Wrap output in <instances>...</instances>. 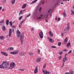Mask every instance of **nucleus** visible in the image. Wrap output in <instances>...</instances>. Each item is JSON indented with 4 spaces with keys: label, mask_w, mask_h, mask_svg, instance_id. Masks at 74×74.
Returning <instances> with one entry per match:
<instances>
[{
    "label": "nucleus",
    "mask_w": 74,
    "mask_h": 74,
    "mask_svg": "<svg viewBox=\"0 0 74 74\" xmlns=\"http://www.w3.org/2000/svg\"><path fill=\"white\" fill-rule=\"evenodd\" d=\"M9 64V62L8 61H3L2 64L0 66V68L5 69L8 66Z\"/></svg>",
    "instance_id": "nucleus-1"
},
{
    "label": "nucleus",
    "mask_w": 74,
    "mask_h": 74,
    "mask_svg": "<svg viewBox=\"0 0 74 74\" xmlns=\"http://www.w3.org/2000/svg\"><path fill=\"white\" fill-rule=\"evenodd\" d=\"M10 66L9 67L10 69H12L15 66L14 62L11 63L10 64Z\"/></svg>",
    "instance_id": "nucleus-2"
},
{
    "label": "nucleus",
    "mask_w": 74,
    "mask_h": 74,
    "mask_svg": "<svg viewBox=\"0 0 74 74\" xmlns=\"http://www.w3.org/2000/svg\"><path fill=\"white\" fill-rule=\"evenodd\" d=\"M39 35L40 36V38L41 39H42L43 38V33L42 31L40 32V33H39Z\"/></svg>",
    "instance_id": "nucleus-3"
},
{
    "label": "nucleus",
    "mask_w": 74,
    "mask_h": 74,
    "mask_svg": "<svg viewBox=\"0 0 74 74\" xmlns=\"http://www.w3.org/2000/svg\"><path fill=\"white\" fill-rule=\"evenodd\" d=\"M17 36L18 37H19L20 36H21V32L19 31V30L18 29L17 30Z\"/></svg>",
    "instance_id": "nucleus-4"
},
{
    "label": "nucleus",
    "mask_w": 74,
    "mask_h": 74,
    "mask_svg": "<svg viewBox=\"0 0 74 74\" xmlns=\"http://www.w3.org/2000/svg\"><path fill=\"white\" fill-rule=\"evenodd\" d=\"M42 70H43V73L45 74H50V72H48L47 71H45L43 69H42Z\"/></svg>",
    "instance_id": "nucleus-5"
},
{
    "label": "nucleus",
    "mask_w": 74,
    "mask_h": 74,
    "mask_svg": "<svg viewBox=\"0 0 74 74\" xmlns=\"http://www.w3.org/2000/svg\"><path fill=\"white\" fill-rule=\"evenodd\" d=\"M12 33V29H10L9 30V37H10L11 36Z\"/></svg>",
    "instance_id": "nucleus-6"
},
{
    "label": "nucleus",
    "mask_w": 74,
    "mask_h": 74,
    "mask_svg": "<svg viewBox=\"0 0 74 74\" xmlns=\"http://www.w3.org/2000/svg\"><path fill=\"white\" fill-rule=\"evenodd\" d=\"M48 39L49 40L50 42L51 43H53L54 42V40L50 38H48Z\"/></svg>",
    "instance_id": "nucleus-7"
},
{
    "label": "nucleus",
    "mask_w": 74,
    "mask_h": 74,
    "mask_svg": "<svg viewBox=\"0 0 74 74\" xmlns=\"http://www.w3.org/2000/svg\"><path fill=\"white\" fill-rule=\"evenodd\" d=\"M49 33L50 36L51 37H52L53 36V34L51 31H50L49 32Z\"/></svg>",
    "instance_id": "nucleus-8"
},
{
    "label": "nucleus",
    "mask_w": 74,
    "mask_h": 74,
    "mask_svg": "<svg viewBox=\"0 0 74 74\" xmlns=\"http://www.w3.org/2000/svg\"><path fill=\"white\" fill-rule=\"evenodd\" d=\"M1 53L3 54V55L5 56H8V54L6 53H4V52H1Z\"/></svg>",
    "instance_id": "nucleus-9"
},
{
    "label": "nucleus",
    "mask_w": 74,
    "mask_h": 74,
    "mask_svg": "<svg viewBox=\"0 0 74 74\" xmlns=\"http://www.w3.org/2000/svg\"><path fill=\"white\" fill-rule=\"evenodd\" d=\"M38 66H37L35 70H34V73H36L38 72Z\"/></svg>",
    "instance_id": "nucleus-10"
},
{
    "label": "nucleus",
    "mask_w": 74,
    "mask_h": 74,
    "mask_svg": "<svg viewBox=\"0 0 74 74\" xmlns=\"http://www.w3.org/2000/svg\"><path fill=\"white\" fill-rule=\"evenodd\" d=\"M23 36H24L23 33V32L22 33V34L21 36L20 39H23Z\"/></svg>",
    "instance_id": "nucleus-11"
},
{
    "label": "nucleus",
    "mask_w": 74,
    "mask_h": 74,
    "mask_svg": "<svg viewBox=\"0 0 74 74\" xmlns=\"http://www.w3.org/2000/svg\"><path fill=\"white\" fill-rule=\"evenodd\" d=\"M4 23V20H2V21H0V25H2Z\"/></svg>",
    "instance_id": "nucleus-12"
},
{
    "label": "nucleus",
    "mask_w": 74,
    "mask_h": 74,
    "mask_svg": "<svg viewBox=\"0 0 74 74\" xmlns=\"http://www.w3.org/2000/svg\"><path fill=\"white\" fill-rule=\"evenodd\" d=\"M70 28L69 26H68L67 27L66 29H65V31H67V30H68Z\"/></svg>",
    "instance_id": "nucleus-13"
},
{
    "label": "nucleus",
    "mask_w": 74,
    "mask_h": 74,
    "mask_svg": "<svg viewBox=\"0 0 74 74\" xmlns=\"http://www.w3.org/2000/svg\"><path fill=\"white\" fill-rule=\"evenodd\" d=\"M41 60V58H37V60H36V62H39Z\"/></svg>",
    "instance_id": "nucleus-14"
},
{
    "label": "nucleus",
    "mask_w": 74,
    "mask_h": 74,
    "mask_svg": "<svg viewBox=\"0 0 74 74\" xmlns=\"http://www.w3.org/2000/svg\"><path fill=\"white\" fill-rule=\"evenodd\" d=\"M70 42H69L67 45V47L68 48H70L71 47V46H70Z\"/></svg>",
    "instance_id": "nucleus-15"
},
{
    "label": "nucleus",
    "mask_w": 74,
    "mask_h": 74,
    "mask_svg": "<svg viewBox=\"0 0 74 74\" xmlns=\"http://www.w3.org/2000/svg\"><path fill=\"white\" fill-rule=\"evenodd\" d=\"M73 71H71L69 73H66L65 74H73Z\"/></svg>",
    "instance_id": "nucleus-16"
},
{
    "label": "nucleus",
    "mask_w": 74,
    "mask_h": 74,
    "mask_svg": "<svg viewBox=\"0 0 74 74\" xmlns=\"http://www.w3.org/2000/svg\"><path fill=\"white\" fill-rule=\"evenodd\" d=\"M24 53H19V55L20 56H23L24 55Z\"/></svg>",
    "instance_id": "nucleus-17"
},
{
    "label": "nucleus",
    "mask_w": 74,
    "mask_h": 74,
    "mask_svg": "<svg viewBox=\"0 0 74 74\" xmlns=\"http://www.w3.org/2000/svg\"><path fill=\"white\" fill-rule=\"evenodd\" d=\"M16 0H12L11 3L12 5H13L15 2Z\"/></svg>",
    "instance_id": "nucleus-18"
},
{
    "label": "nucleus",
    "mask_w": 74,
    "mask_h": 74,
    "mask_svg": "<svg viewBox=\"0 0 74 74\" xmlns=\"http://www.w3.org/2000/svg\"><path fill=\"white\" fill-rule=\"evenodd\" d=\"M26 6V5L25 4L23 5V6H22V8H25V7Z\"/></svg>",
    "instance_id": "nucleus-19"
},
{
    "label": "nucleus",
    "mask_w": 74,
    "mask_h": 74,
    "mask_svg": "<svg viewBox=\"0 0 74 74\" xmlns=\"http://www.w3.org/2000/svg\"><path fill=\"white\" fill-rule=\"evenodd\" d=\"M38 0H35L32 3H31V4H33L34 3L36 2Z\"/></svg>",
    "instance_id": "nucleus-20"
},
{
    "label": "nucleus",
    "mask_w": 74,
    "mask_h": 74,
    "mask_svg": "<svg viewBox=\"0 0 74 74\" xmlns=\"http://www.w3.org/2000/svg\"><path fill=\"white\" fill-rule=\"evenodd\" d=\"M64 43H66L67 42V39L66 38L64 39Z\"/></svg>",
    "instance_id": "nucleus-21"
},
{
    "label": "nucleus",
    "mask_w": 74,
    "mask_h": 74,
    "mask_svg": "<svg viewBox=\"0 0 74 74\" xmlns=\"http://www.w3.org/2000/svg\"><path fill=\"white\" fill-rule=\"evenodd\" d=\"M29 55L30 56H32L33 55H34L33 53H32L31 52H29Z\"/></svg>",
    "instance_id": "nucleus-22"
},
{
    "label": "nucleus",
    "mask_w": 74,
    "mask_h": 74,
    "mask_svg": "<svg viewBox=\"0 0 74 74\" xmlns=\"http://www.w3.org/2000/svg\"><path fill=\"white\" fill-rule=\"evenodd\" d=\"M9 21L8 20H7L6 22V23L7 25H9Z\"/></svg>",
    "instance_id": "nucleus-23"
},
{
    "label": "nucleus",
    "mask_w": 74,
    "mask_h": 74,
    "mask_svg": "<svg viewBox=\"0 0 74 74\" xmlns=\"http://www.w3.org/2000/svg\"><path fill=\"white\" fill-rule=\"evenodd\" d=\"M2 29L3 30H5V27L4 26H3Z\"/></svg>",
    "instance_id": "nucleus-24"
},
{
    "label": "nucleus",
    "mask_w": 74,
    "mask_h": 74,
    "mask_svg": "<svg viewBox=\"0 0 74 74\" xmlns=\"http://www.w3.org/2000/svg\"><path fill=\"white\" fill-rule=\"evenodd\" d=\"M9 24L10 26H12V22L10 21L9 22Z\"/></svg>",
    "instance_id": "nucleus-25"
},
{
    "label": "nucleus",
    "mask_w": 74,
    "mask_h": 74,
    "mask_svg": "<svg viewBox=\"0 0 74 74\" xmlns=\"http://www.w3.org/2000/svg\"><path fill=\"white\" fill-rule=\"evenodd\" d=\"M58 44V46H60L61 45L62 43L61 42H59Z\"/></svg>",
    "instance_id": "nucleus-26"
},
{
    "label": "nucleus",
    "mask_w": 74,
    "mask_h": 74,
    "mask_svg": "<svg viewBox=\"0 0 74 74\" xmlns=\"http://www.w3.org/2000/svg\"><path fill=\"white\" fill-rule=\"evenodd\" d=\"M22 10H21V11H20V12L19 13V15L20 14H22Z\"/></svg>",
    "instance_id": "nucleus-27"
},
{
    "label": "nucleus",
    "mask_w": 74,
    "mask_h": 74,
    "mask_svg": "<svg viewBox=\"0 0 74 74\" xmlns=\"http://www.w3.org/2000/svg\"><path fill=\"white\" fill-rule=\"evenodd\" d=\"M6 0H3V3H5L6 2Z\"/></svg>",
    "instance_id": "nucleus-28"
},
{
    "label": "nucleus",
    "mask_w": 74,
    "mask_h": 74,
    "mask_svg": "<svg viewBox=\"0 0 74 74\" xmlns=\"http://www.w3.org/2000/svg\"><path fill=\"white\" fill-rule=\"evenodd\" d=\"M51 48H56V46H52Z\"/></svg>",
    "instance_id": "nucleus-29"
},
{
    "label": "nucleus",
    "mask_w": 74,
    "mask_h": 74,
    "mask_svg": "<svg viewBox=\"0 0 74 74\" xmlns=\"http://www.w3.org/2000/svg\"><path fill=\"white\" fill-rule=\"evenodd\" d=\"M10 53L11 54H15L14 52H10Z\"/></svg>",
    "instance_id": "nucleus-30"
},
{
    "label": "nucleus",
    "mask_w": 74,
    "mask_h": 74,
    "mask_svg": "<svg viewBox=\"0 0 74 74\" xmlns=\"http://www.w3.org/2000/svg\"><path fill=\"white\" fill-rule=\"evenodd\" d=\"M10 50H14V48L13 47H10Z\"/></svg>",
    "instance_id": "nucleus-31"
},
{
    "label": "nucleus",
    "mask_w": 74,
    "mask_h": 74,
    "mask_svg": "<svg viewBox=\"0 0 74 74\" xmlns=\"http://www.w3.org/2000/svg\"><path fill=\"white\" fill-rule=\"evenodd\" d=\"M25 20H23L20 23V25H22V23H23V22Z\"/></svg>",
    "instance_id": "nucleus-32"
},
{
    "label": "nucleus",
    "mask_w": 74,
    "mask_h": 74,
    "mask_svg": "<svg viewBox=\"0 0 74 74\" xmlns=\"http://www.w3.org/2000/svg\"><path fill=\"white\" fill-rule=\"evenodd\" d=\"M18 53V51H16L14 52V54H17Z\"/></svg>",
    "instance_id": "nucleus-33"
},
{
    "label": "nucleus",
    "mask_w": 74,
    "mask_h": 74,
    "mask_svg": "<svg viewBox=\"0 0 74 74\" xmlns=\"http://www.w3.org/2000/svg\"><path fill=\"white\" fill-rule=\"evenodd\" d=\"M0 39L1 40H3V37H2V36H1L0 37Z\"/></svg>",
    "instance_id": "nucleus-34"
},
{
    "label": "nucleus",
    "mask_w": 74,
    "mask_h": 74,
    "mask_svg": "<svg viewBox=\"0 0 74 74\" xmlns=\"http://www.w3.org/2000/svg\"><path fill=\"white\" fill-rule=\"evenodd\" d=\"M60 19H61L60 18H58V21H59L60 20Z\"/></svg>",
    "instance_id": "nucleus-35"
},
{
    "label": "nucleus",
    "mask_w": 74,
    "mask_h": 74,
    "mask_svg": "<svg viewBox=\"0 0 74 74\" xmlns=\"http://www.w3.org/2000/svg\"><path fill=\"white\" fill-rule=\"evenodd\" d=\"M31 15V14H30L29 15H27L26 16V18H27L29 16Z\"/></svg>",
    "instance_id": "nucleus-36"
},
{
    "label": "nucleus",
    "mask_w": 74,
    "mask_h": 74,
    "mask_svg": "<svg viewBox=\"0 0 74 74\" xmlns=\"http://www.w3.org/2000/svg\"><path fill=\"white\" fill-rule=\"evenodd\" d=\"M46 65L45 64H44V66H43V67L44 68H45L46 67Z\"/></svg>",
    "instance_id": "nucleus-37"
},
{
    "label": "nucleus",
    "mask_w": 74,
    "mask_h": 74,
    "mask_svg": "<svg viewBox=\"0 0 74 74\" xmlns=\"http://www.w3.org/2000/svg\"><path fill=\"white\" fill-rule=\"evenodd\" d=\"M59 58L60 60H61L62 58V57H61V56H59Z\"/></svg>",
    "instance_id": "nucleus-38"
},
{
    "label": "nucleus",
    "mask_w": 74,
    "mask_h": 74,
    "mask_svg": "<svg viewBox=\"0 0 74 74\" xmlns=\"http://www.w3.org/2000/svg\"><path fill=\"white\" fill-rule=\"evenodd\" d=\"M23 16H21V17H19V20H21V19H22V18Z\"/></svg>",
    "instance_id": "nucleus-39"
},
{
    "label": "nucleus",
    "mask_w": 74,
    "mask_h": 74,
    "mask_svg": "<svg viewBox=\"0 0 74 74\" xmlns=\"http://www.w3.org/2000/svg\"><path fill=\"white\" fill-rule=\"evenodd\" d=\"M22 39H21V45L22 44V43H23V40H22Z\"/></svg>",
    "instance_id": "nucleus-40"
},
{
    "label": "nucleus",
    "mask_w": 74,
    "mask_h": 74,
    "mask_svg": "<svg viewBox=\"0 0 74 74\" xmlns=\"http://www.w3.org/2000/svg\"><path fill=\"white\" fill-rule=\"evenodd\" d=\"M7 50L10 51V47L7 49Z\"/></svg>",
    "instance_id": "nucleus-41"
},
{
    "label": "nucleus",
    "mask_w": 74,
    "mask_h": 74,
    "mask_svg": "<svg viewBox=\"0 0 74 74\" xmlns=\"http://www.w3.org/2000/svg\"><path fill=\"white\" fill-rule=\"evenodd\" d=\"M12 27H13L14 28H15L16 27L15 26H13Z\"/></svg>",
    "instance_id": "nucleus-42"
},
{
    "label": "nucleus",
    "mask_w": 74,
    "mask_h": 74,
    "mask_svg": "<svg viewBox=\"0 0 74 74\" xmlns=\"http://www.w3.org/2000/svg\"><path fill=\"white\" fill-rule=\"evenodd\" d=\"M63 61L64 62H65L66 61V60H65V59L64 58L63 60Z\"/></svg>",
    "instance_id": "nucleus-43"
},
{
    "label": "nucleus",
    "mask_w": 74,
    "mask_h": 74,
    "mask_svg": "<svg viewBox=\"0 0 74 74\" xmlns=\"http://www.w3.org/2000/svg\"><path fill=\"white\" fill-rule=\"evenodd\" d=\"M63 15L64 16H65V15H66V13H63Z\"/></svg>",
    "instance_id": "nucleus-44"
},
{
    "label": "nucleus",
    "mask_w": 74,
    "mask_h": 74,
    "mask_svg": "<svg viewBox=\"0 0 74 74\" xmlns=\"http://www.w3.org/2000/svg\"><path fill=\"white\" fill-rule=\"evenodd\" d=\"M12 33H14V29H12Z\"/></svg>",
    "instance_id": "nucleus-45"
},
{
    "label": "nucleus",
    "mask_w": 74,
    "mask_h": 74,
    "mask_svg": "<svg viewBox=\"0 0 74 74\" xmlns=\"http://www.w3.org/2000/svg\"><path fill=\"white\" fill-rule=\"evenodd\" d=\"M20 70L21 71H24V70L23 69H20Z\"/></svg>",
    "instance_id": "nucleus-46"
},
{
    "label": "nucleus",
    "mask_w": 74,
    "mask_h": 74,
    "mask_svg": "<svg viewBox=\"0 0 74 74\" xmlns=\"http://www.w3.org/2000/svg\"><path fill=\"white\" fill-rule=\"evenodd\" d=\"M40 53V51L39 49H38V53Z\"/></svg>",
    "instance_id": "nucleus-47"
},
{
    "label": "nucleus",
    "mask_w": 74,
    "mask_h": 74,
    "mask_svg": "<svg viewBox=\"0 0 74 74\" xmlns=\"http://www.w3.org/2000/svg\"><path fill=\"white\" fill-rule=\"evenodd\" d=\"M68 51V50H66V49H65L64 50V51Z\"/></svg>",
    "instance_id": "nucleus-48"
},
{
    "label": "nucleus",
    "mask_w": 74,
    "mask_h": 74,
    "mask_svg": "<svg viewBox=\"0 0 74 74\" xmlns=\"http://www.w3.org/2000/svg\"><path fill=\"white\" fill-rule=\"evenodd\" d=\"M55 19L56 20H57V19H58V18H57V16L56 17V18Z\"/></svg>",
    "instance_id": "nucleus-49"
},
{
    "label": "nucleus",
    "mask_w": 74,
    "mask_h": 74,
    "mask_svg": "<svg viewBox=\"0 0 74 74\" xmlns=\"http://www.w3.org/2000/svg\"><path fill=\"white\" fill-rule=\"evenodd\" d=\"M45 21L46 22H48V21H47V19H45Z\"/></svg>",
    "instance_id": "nucleus-50"
},
{
    "label": "nucleus",
    "mask_w": 74,
    "mask_h": 74,
    "mask_svg": "<svg viewBox=\"0 0 74 74\" xmlns=\"http://www.w3.org/2000/svg\"><path fill=\"white\" fill-rule=\"evenodd\" d=\"M41 9H42V8L41 7L40 8V9H39V11H41Z\"/></svg>",
    "instance_id": "nucleus-51"
},
{
    "label": "nucleus",
    "mask_w": 74,
    "mask_h": 74,
    "mask_svg": "<svg viewBox=\"0 0 74 74\" xmlns=\"http://www.w3.org/2000/svg\"><path fill=\"white\" fill-rule=\"evenodd\" d=\"M73 14L74 15V12H72L71 14Z\"/></svg>",
    "instance_id": "nucleus-52"
},
{
    "label": "nucleus",
    "mask_w": 74,
    "mask_h": 74,
    "mask_svg": "<svg viewBox=\"0 0 74 74\" xmlns=\"http://www.w3.org/2000/svg\"><path fill=\"white\" fill-rule=\"evenodd\" d=\"M71 52H72V51H71V50H70V51H69V53H71Z\"/></svg>",
    "instance_id": "nucleus-53"
},
{
    "label": "nucleus",
    "mask_w": 74,
    "mask_h": 74,
    "mask_svg": "<svg viewBox=\"0 0 74 74\" xmlns=\"http://www.w3.org/2000/svg\"><path fill=\"white\" fill-rule=\"evenodd\" d=\"M60 55H62V52H60Z\"/></svg>",
    "instance_id": "nucleus-54"
},
{
    "label": "nucleus",
    "mask_w": 74,
    "mask_h": 74,
    "mask_svg": "<svg viewBox=\"0 0 74 74\" xmlns=\"http://www.w3.org/2000/svg\"><path fill=\"white\" fill-rule=\"evenodd\" d=\"M69 23H68V24H67V25H68L67 26H69Z\"/></svg>",
    "instance_id": "nucleus-55"
},
{
    "label": "nucleus",
    "mask_w": 74,
    "mask_h": 74,
    "mask_svg": "<svg viewBox=\"0 0 74 74\" xmlns=\"http://www.w3.org/2000/svg\"><path fill=\"white\" fill-rule=\"evenodd\" d=\"M65 60H66V61H67L68 60L67 58H65Z\"/></svg>",
    "instance_id": "nucleus-56"
},
{
    "label": "nucleus",
    "mask_w": 74,
    "mask_h": 74,
    "mask_svg": "<svg viewBox=\"0 0 74 74\" xmlns=\"http://www.w3.org/2000/svg\"><path fill=\"white\" fill-rule=\"evenodd\" d=\"M63 66H64V63L63 62V65H62V67H63Z\"/></svg>",
    "instance_id": "nucleus-57"
},
{
    "label": "nucleus",
    "mask_w": 74,
    "mask_h": 74,
    "mask_svg": "<svg viewBox=\"0 0 74 74\" xmlns=\"http://www.w3.org/2000/svg\"><path fill=\"white\" fill-rule=\"evenodd\" d=\"M41 18V17H39V18H38V19H40Z\"/></svg>",
    "instance_id": "nucleus-58"
},
{
    "label": "nucleus",
    "mask_w": 74,
    "mask_h": 74,
    "mask_svg": "<svg viewBox=\"0 0 74 74\" xmlns=\"http://www.w3.org/2000/svg\"><path fill=\"white\" fill-rule=\"evenodd\" d=\"M4 9H2V11H4Z\"/></svg>",
    "instance_id": "nucleus-59"
},
{
    "label": "nucleus",
    "mask_w": 74,
    "mask_h": 74,
    "mask_svg": "<svg viewBox=\"0 0 74 74\" xmlns=\"http://www.w3.org/2000/svg\"><path fill=\"white\" fill-rule=\"evenodd\" d=\"M40 16H41V17H42L43 16V15H40Z\"/></svg>",
    "instance_id": "nucleus-60"
},
{
    "label": "nucleus",
    "mask_w": 74,
    "mask_h": 74,
    "mask_svg": "<svg viewBox=\"0 0 74 74\" xmlns=\"http://www.w3.org/2000/svg\"><path fill=\"white\" fill-rule=\"evenodd\" d=\"M33 30H34V29L33 28H32V31H33Z\"/></svg>",
    "instance_id": "nucleus-61"
},
{
    "label": "nucleus",
    "mask_w": 74,
    "mask_h": 74,
    "mask_svg": "<svg viewBox=\"0 0 74 74\" xmlns=\"http://www.w3.org/2000/svg\"><path fill=\"white\" fill-rule=\"evenodd\" d=\"M61 34L62 36H63V34H62V33Z\"/></svg>",
    "instance_id": "nucleus-62"
},
{
    "label": "nucleus",
    "mask_w": 74,
    "mask_h": 74,
    "mask_svg": "<svg viewBox=\"0 0 74 74\" xmlns=\"http://www.w3.org/2000/svg\"><path fill=\"white\" fill-rule=\"evenodd\" d=\"M21 25H20V24L19 25V27H21Z\"/></svg>",
    "instance_id": "nucleus-63"
},
{
    "label": "nucleus",
    "mask_w": 74,
    "mask_h": 74,
    "mask_svg": "<svg viewBox=\"0 0 74 74\" xmlns=\"http://www.w3.org/2000/svg\"><path fill=\"white\" fill-rule=\"evenodd\" d=\"M73 9H74V6H73Z\"/></svg>",
    "instance_id": "nucleus-64"
}]
</instances>
